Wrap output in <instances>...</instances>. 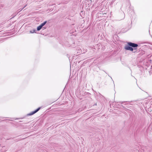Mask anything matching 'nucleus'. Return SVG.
<instances>
[{"label":"nucleus","instance_id":"nucleus-10","mask_svg":"<svg viewBox=\"0 0 152 152\" xmlns=\"http://www.w3.org/2000/svg\"><path fill=\"white\" fill-rule=\"evenodd\" d=\"M105 46H104V47H102V48H104Z\"/></svg>","mask_w":152,"mask_h":152},{"label":"nucleus","instance_id":"nucleus-6","mask_svg":"<svg viewBox=\"0 0 152 152\" xmlns=\"http://www.w3.org/2000/svg\"><path fill=\"white\" fill-rule=\"evenodd\" d=\"M36 33V30L35 29H34L32 31H30V33Z\"/></svg>","mask_w":152,"mask_h":152},{"label":"nucleus","instance_id":"nucleus-5","mask_svg":"<svg viewBox=\"0 0 152 152\" xmlns=\"http://www.w3.org/2000/svg\"><path fill=\"white\" fill-rule=\"evenodd\" d=\"M42 28V27L40 25H39L37 28V30L38 31H39Z\"/></svg>","mask_w":152,"mask_h":152},{"label":"nucleus","instance_id":"nucleus-1","mask_svg":"<svg viewBox=\"0 0 152 152\" xmlns=\"http://www.w3.org/2000/svg\"><path fill=\"white\" fill-rule=\"evenodd\" d=\"M138 46L137 44L129 42H127V45L125 46L124 49L126 50L132 51L134 50H136Z\"/></svg>","mask_w":152,"mask_h":152},{"label":"nucleus","instance_id":"nucleus-12","mask_svg":"<svg viewBox=\"0 0 152 152\" xmlns=\"http://www.w3.org/2000/svg\"><path fill=\"white\" fill-rule=\"evenodd\" d=\"M105 46H104V47H102V48H104Z\"/></svg>","mask_w":152,"mask_h":152},{"label":"nucleus","instance_id":"nucleus-11","mask_svg":"<svg viewBox=\"0 0 152 152\" xmlns=\"http://www.w3.org/2000/svg\"><path fill=\"white\" fill-rule=\"evenodd\" d=\"M105 46H104V47H102V48H104Z\"/></svg>","mask_w":152,"mask_h":152},{"label":"nucleus","instance_id":"nucleus-4","mask_svg":"<svg viewBox=\"0 0 152 152\" xmlns=\"http://www.w3.org/2000/svg\"><path fill=\"white\" fill-rule=\"evenodd\" d=\"M26 138H17L15 139V141H18L21 140H23V139H25Z\"/></svg>","mask_w":152,"mask_h":152},{"label":"nucleus","instance_id":"nucleus-13","mask_svg":"<svg viewBox=\"0 0 152 152\" xmlns=\"http://www.w3.org/2000/svg\"><path fill=\"white\" fill-rule=\"evenodd\" d=\"M95 105H96V104H95Z\"/></svg>","mask_w":152,"mask_h":152},{"label":"nucleus","instance_id":"nucleus-9","mask_svg":"<svg viewBox=\"0 0 152 152\" xmlns=\"http://www.w3.org/2000/svg\"><path fill=\"white\" fill-rule=\"evenodd\" d=\"M105 46H104V47H102V48H104Z\"/></svg>","mask_w":152,"mask_h":152},{"label":"nucleus","instance_id":"nucleus-2","mask_svg":"<svg viewBox=\"0 0 152 152\" xmlns=\"http://www.w3.org/2000/svg\"><path fill=\"white\" fill-rule=\"evenodd\" d=\"M41 108V107H38V108H37V109H36L34 111H32V112H31L30 113L28 114H27V115L28 116H30V115H32L34 114L35 113H36Z\"/></svg>","mask_w":152,"mask_h":152},{"label":"nucleus","instance_id":"nucleus-7","mask_svg":"<svg viewBox=\"0 0 152 152\" xmlns=\"http://www.w3.org/2000/svg\"><path fill=\"white\" fill-rule=\"evenodd\" d=\"M125 102H124V101H123V102H119L122 104H123V103H124Z\"/></svg>","mask_w":152,"mask_h":152},{"label":"nucleus","instance_id":"nucleus-3","mask_svg":"<svg viewBox=\"0 0 152 152\" xmlns=\"http://www.w3.org/2000/svg\"><path fill=\"white\" fill-rule=\"evenodd\" d=\"M47 21H44L43 23H42L40 25L42 27H43L47 23Z\"/></svg>","mask_w":152,"mask_h":152},{"label":"nucleus","instance_id":"nucleus-8","mask_svg":"<svg viewBox=\"0 0 152 152\" xmlns=\"http://www.w3.org/2000/svg\"><path fill=\"white\" fill-rule=\"evenodd\" d=\"M27 5H25L22 9L21 10H22L25 7H26V6Z\"/></svg>","mask_w":152,"mask_h":152},{"label":"nucleus","instance_id":"nucleus-14","mask_svg":"<svg viewBox=\"0 0 152 152\" xmlns=\"http://www.w3.org/2000/svg\"><path fill=\"white\" fill-rule=\"evenodd\" d=\"M53 5H55V4H53Z\"/></svg>","mask_w":152,"mask_h":152}]
</instances>
